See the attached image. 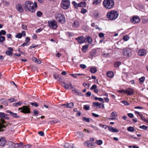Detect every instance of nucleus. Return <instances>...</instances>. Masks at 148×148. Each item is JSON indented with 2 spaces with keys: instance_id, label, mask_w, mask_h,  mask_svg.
Listing matches in <instances>:
<instances>
[{
  "instance_id": "33",
  "label": "nucleus",
  "mask_w": 148,
  "mask_h": 148,
  "mask_svg": "<svg viewBox=\"0 0 148 148\" xmlns=\"http://www.w3.org/2000/svg\"><path fill=\"white\" fill-rule=\"evenodd\" d=\"M88 47V45H86L83 46L82 48V50L84 52H86Z\"/></svg>"
},
{
  "instance_id": "55",
  "label": "nucleus",
  "mask_w": 148,
  "mask_h": 148,
  "mask_svg": "<svg viewBox=\"0 0 148 148\" xmlns=\"http://www.w3.org/2000/svg\"><path fill=\"white\" fill-rule=\"evenodd\" d=\"M121 103L124 104L125 105L128 106L129 105V103L127 101L123 100L121 101Z\"/></svg>"
},
{
  "instance_id": "12",
  "label": "nucleus",
  "mask_w": 148,
  "mask_h": 148,
  "mask_svg": "<svg viewBox=\"0 0 148 148\" xmlns=\"http://www.w3.org/2000/svg\"><path fill=\"white\" fill-rule=\"evenodd\" d=\"M70 86L72 90V91H73L74 92V93H75L76 95L81 96L82 95V93L78 92L71 84H70Z\"/></svg>"
},
{
  "instance_id": "14",
  "label": "nucleus",
  "mask_w": 148,
  "mask_h": 148,
  "mask_svg": "<svg viewBox=\"0 0 148 148\" xmlns=\"http://www.w3.org/2000/svg\"><path fill=\"white\" fill-rule=\"evenodd\" d=\"M134 91L131 88H127L125 90V94H127L128 95H132L134 94Z\"/></svg>"
},
{
  "instance_id": "45",
  "label": "nucleus",
  "mask_w": 148,
  "mask_h": 148,
  "mask_svg": "<svg viewBox=\"0 0 148 148\" xmlns=\"http://www.w3.org/2000/svg\"><path fill=\"white\" fill-rule=\"evenodd\" d=\"M84 109L85 110H88L90 109L89 106L88 105H84L83 107Z\"/></svg>"
},
{
  "instance_id": "61",
  "label": "nucleus",
  "mask_w": 148,
  "mask_h": 148,
  "mask_svg": "<svg viewBox=\"0 0 148 148\" xmlns=\"http://www.w3.org/2000/svg\"><path fill=\"white\" fill-rule=\"evenodd\" d=\"M66 34L67 35H68L69 36H73V35L72 33L71 32H67L66 33Z\"/></svg>"
},
{
  "instance_id": "8",
  "label": "nucleus",
  "mask_w": 148,
  "mask_h": 148,
  "mask_svg": "<svg viewBox=\"0 0 148 148\" xmlns=\"http://www.w3.org/2000/svg\"><path fill=\"white\" fill-rule=\"evenodd\" d=\"M48 26L51 28L56 30L58 26L57 22L55 20L51 21L48 22Z\"/></svg>"
},
{
  "instance_id": "28",
  "label": "nucleus",
  "mask_w": 148,
  "mask_h": 148,
  "mask_svg": "<svg viewBox=\"0 0 148 148\" xmlns=\"http://www.w3.org/2000/svg\"><path fill=\"white\" fill-rule=\"evenodd\" d=\"M79 26V22L77 21H75L72 24V27H78Z\"/></svg>"
},
{
  "instance_id": "32",
  "label": "nucleus",
  "mask_w": 148,
  "mask_h": 148,
  "mask_svg": "<svg viewBox=\"0 0 148 148\" xmlns=\"http://www.w3.org/2000/svg\"><path fill=\"white\" fill-rule=\"evenodd\" d=\"M107 75L109 77H113L114 76L113 72L112 71H108L107 73Z\"/></svg>"
},
{
  "instance_id": "43",
  "label": "nucleus",
  "mask_w": 148,
  "mask_h": 148,
  "mask_svg": "<svg viewBox=\"0 0 148 148\" xmlns=\"http://www.w3.org/2000/svg\"><path fill=\"white\" fill-rule=\"evenodd\" d=\"M127 130L128 131L133 132L134 131V129L132 127H129L127 128Z\"/></svg>"
},
{
  "instance_id": "35",
  "label": "nucleus",
  "mask_w": 148,
  "mask_h": 148,
  "mask_svg": "<svg viewBox=\"0 0 148 148\" xmlns=\"http://www.w3.org/2000/svg\"><path fill=\"white\" fill-rule=\"evenodd\" d=\"M86 4L84 2H82L78 4V6L79 7H85L86 6Z\"/></svg>"
},
{
  "instance_id": "50",
  "label": "nucleus",
  "mask_w": 148,
  "mask_h": 148,
  "mask_svg": "<svg viewBox=\"0 0 148 148\" xmlns=\"http://www.w3.org/2000/svg\"><path fill=\"white\" fill-rule=\"evenodd\" d=\"M5 37L4 36H0V42H2L5 40Z\"/></svg>"
},
{
  "instance_id": "51",
  "label": "nucleus",
  "mask_w": 148,
  "mask_h": 148,
  "mask_svg": "<svg viewBox=\"0 0 148 148\" xmlns=\"http://www.w3.org/2000/svg\"><path fill=\"white\" fill-rule=\"evenodd\" d=\"M129 37L127 35H126L123 36V39L125 41H127L129 39Z\"/></svg>"
},
{
  "instance_id": "38",
  "label": "nucleus",
  "mask_w": 148,
  "mask_h": 148,
  "mask_svg": "<svg viewBox=\"0 0 148 148\" xmlns=\"http://www.w3.org/2000/svg\"><path fill=\"white\" fill-rule=\"evenodd\" d=\"M90 71L91 73H94L97 72V69L95 67H92L90 68Z\"/></svg>"
},
{
  "instance_id": "25",
  "label": "nucleus",
  "mask_w": 148,
  "mask_h": 148,
  "mask_svg": "<svg viewBox=\"0 0 148 148\" xmlns=\"http://www.w3.org/2000/svg\"><path fill=\"white\" fill-rule=\"evenodd\" d=\"M53 76L54 78L55 79H57V80L59 81L60 82H62L61 80H62L60 76L58 75L57 74H54L53 75Z\"/></svg>"
},
{
  "instance_id": "46",
  "label": "nucleus",
  "mask_w": 148,
  "mask_h": 148,
  "mask_svg": "<svg viewBox=\"0 0 148 148\" xmlns=\"http://www.w3.org/2000/svg\"><path fill=\"white\" fill-rule=\"evenodd\" d=\"M139 128L140 129L146 130L147 129L148 127L147 126H146L145 125H143L140 126Z\"/></svg>"
},
{
  "instance_id": "41",
  "label": "nucleus",
  "mask_w": 148,
  "mask_h": 148,
  "mask_svg": "<svg viewBox=\"0 0 148 148\" xmlns=\"http://www.w3.org/2000/svg\"><path fill=\"white\" fill-rule=\"evenodd\" d=\"M101 1V0H94L93 4L95 5H97L99 4Z\"/></svg>"
},
{
  "instance_id": "22",
  "label": "nucleus",
  "mask_w": 148,
  "mask_h": 148,
  "mask_svg": "<svg viewBox=\"0 0 148 148\" xmlns=\"http://www.w3.org/2000/svg\"><path fill=\"white\" fill-rule=\"evenodd\" d=\"M91 90H94V92L95 93H97L99 92V89L97 88V86L96 85H93L90 88Z\"/></svg>"
},
{
  "instance_id": "53",
  "label": "nucleus",
  "mask_w": 148,
  "mask_h": 148,
  "mask_svg": "<svg viewBox=\"0 0 148 148\" xmlns=\"http://www.w3.org/2000/svg\"><path fill=\"white\" fill-rule=\"evenodd\" d=\"M91 95V93L90 91H88L85 94V96L86 97H90Z\"/></svg>"
},
{
  "instance_id": "4",
  "label": "nucleus",
  "mask_w": 148,
  "mask_h": 148,
  "mask_svg": "<svg viewBox=\"0 0 148 148\" xmlns=\"http://www.w3.org/2000/svg\"><path fill=\"white\" fill-rule=\"evenodd\" d=\"M33 6L34 4L33 3L29 1H27L24 4V7L25 9H27L31 12H34L35 10L33 8Z\"/></svg>"
},
{
  "instance_id": "15",
  "label": "nucleus",
  "mask_w": 148,
  "mask_h": 148,
  "mask_svg": "<svg viewBox=\"0 0 148 148\" xmlns=\"http://www.w3.org/2000/svg\"><path fill=\"white\" fill-rule=\"evenodd\" d=\"M75 40H77L78 42L80 44H82L84 42H85V38H84L82 36H80L78 38H75Z\"/></svg>"
},
{
  "instance_id": "9",
  "label": "nucleus",
  "mask_w": 148,
  "mask_h": 148,
  "mask_svg": "<svg viewBox=\"0 0 148 148\" xmlns=\"http://www.w3.org/2000/svg\"><path fill=\"white\" fill-rule=\"evenodd\" d=\"M18 110H21V112L25 113H30V109L27 106H23L22 107L19 108Z\"/></svg>"
},
{
  "instance_id": "56",
  "label": "nucleus",
  "mask_w": 148,
  "mask_h": 148,
  "mask_svg": "<svg viewBox=\"0 0 148 148\" xmlns=\"http://www.w3.org/2000/svg\"><path fill=\"white\" fill-rule=\"evenodd\" d=\"M139 116H140L141 119L142 120H143L144 121H145V117H144L143 116V115L142 114H141L140 115H139Z\"/></svg>"
},
{
  "instance_id": "21",
  "label": "nucleus",
  "mask_w": 148,
  "mask_h": 148,
  "mask_svg": "<svg viewBox=\"0 0 148 148\" xmlns=\"http://www.w3.org/2000/svg\"><path fill=\"white\" fill-rule=\"evenodd\" d=\"M6 112L8 113H9L14 118H19L20 116H18L16 113H14L11 112L10 110H7L6 111Z\"/></svg>"
},
{
  "instance_id": "5",
  "label": "nucleus",
  "mask_w": 148,
  "mask_h": 148,
  "mask_svg": "<svg viewBox=\"0 0 148 148\" xmlns=\"http://www.w3.org/2000/svg\"><path fill=\"white\" fill-rule=\"evenodd\" d=\"M56 19L59 23H64L65 22V19L64 15L61 13H56L55 14Z\"/></svg>"
},
{
  "instance_id": "18",
  "label": "nucleus",
  "mask_w": 148,
  "mask_h": 148,
  "mask_svg": "<svg viewBox=\"0 0 148 148\" xmlns=\"http://www.w3.org/2000/svg\"><path fill=\"white\" fill-rule=\"evenodd\" d=\"M84 145L86 147H89L93 145V144L89 140L84 141Z\"/></svg>"
},
{
  "instance_id": "26",
  "label": "nucleus",
  "mask_w": 148,
  "mask_h": 148,
  "mask_svg": "<svg viewBox=\"0 0 148 148\" xmlns=\"http://www.w3.org/2000/svg\"><path fill=\"white\" fill-rule=\"evenodd\" d=\"M61 83H62V86H63L64 88L66 89H68L69 88V87H70V84H71V83H70L67 84L65 82L63 81H62Z\"/></svg>"
},
{
  "instance_id": "58",
  "label": "nucleus",
  "mask_w": 148,
  "mask_h": 148,
  "mask_svg": "<svg viewBox=\"0 0 148 148\" xmlns=\"http://www.w3.org/2000/svg\"><path fill=\"white\" fill-rule=\"evenodd\" d=\"M42 13L40 11H38L37 13V15L38 17H40L42 15Z\"/></svg>"
},
{
  "instance_id": "64",
  "label": "nucleus",
  "mask_w": 148,
  "mask_h": 148,
  "mask_svg": "<svg viewBox=\"0 0 148 148\" xmlns=\"http://www.w3.org/2000/svg\"><path fill=\"white\" fill-rule=\"evenodd\" d=\"M90 87V84L88 83L85 84V86L84 87L86 88H88Z\"/></svg>"
},
{
  "instance_id": "59",
  "label": "nucleus",
  "mask_w": 148,
  "mask_h": 148,
  "mask_svg": "<svg viewBox=\"0 0 148 148\" xmlns=\"http://www.w3.org/2000/svg\"><path fill=\"white\" fill-rule=\"evenodd\" d=\"M34 6H33V8H34L35 11L37 7V3L36 2H34Z\"/></svg>"
},
{
  "instance_id": "16",
  "label": "nucleus",
  "mask_w": 148,
  "mask_h": 148,
  "mask_svg": "<svg viewBox=\"0 0 148 148\" xmlns=\"http://www.w3.org/2000/svg\"><path fill=\"white\" fill-rule=\"evenodd\" d=\"M7 145H8V148H16V144L11 141H8Z\"/></svg>"
},
{
  "instance_id": "47",
  "label": "nucleus",
  "mask_w": 148,
  "mask_h": 148,
  "mask_svg": "<svg viewBox=\"0 0 148 148\" xmlns=\"http://www.w3.org/2000/svg\"><path fill=\"white\" fill-rule=\"evenodd\" d=\"M30 104L33 106H34L36 107H38V104L36 102L34 103L31 102L30 103Z\"/></svg>"
},
{
  "instance_id": "36",
  "label": "nucleus",
  "mask_w": 148,
  "mask_h": 148,
  "mask_svg": "<svg viewBox=\"0 0 148 148\" xmlns=\"http://www.w3.org/2000/svg\"><path fill=\"white\" fill-rule=\"evenodd\" d=\"M97 53L95 49H92L90 52V55L91 56H94Z\"/></svg>"
},
{
  "instance_id": "1",
  "label": "nucleus",
  "mask_w": 148,
  "mask_h": 148,
  "mask_svg": "<svg viewBox=\"0 0 148 148\" xmlns=\"http://www.w3.org/2000/svg\"><path fill=\"white\" fill-rule=\"evenodd\" d=\"M7 116V114H5L3 112H0V118L1 119V121H0V132H3L4 130L3 128L6 127L7 125H8L4 120V119L7 120L9 119V117Z\"/></svg>"
},
{
  "instance_id": "42",
  "label": "nucleus",
  "mask_w": 148,
  "mask_h": 148,
  "mask_svg": "<svg viewBox=\"0 0 148 148\" xmlns=\"http://www.w3.org/2000/svg\"><path fill=\"white\" fill-rule=\"evenodd\" d=\"M82 119L83 121L85 122H89L90 121V119L89 118H86L85 117H82Z\"/></svg>"
},
{
  "instance_id": "31",
  "label": "nucleus",
  "mask_w": 148,
  "mask_h": 148,
  "mask_svg": "<svg viewBox=\"0 0 148 148\" xmlns=\"http://www.w3.org/2000/svg\"><path fill=\"white\" fill-rule=\"evenodd\" d=\"M93 16L95 18H98L99 16L98 11L97 10H95L93 12Z\"/></svg>"
},
{
  "instance_id": "10",
  "label": "nucleus",
  "mask_w": 148,
  "mask_h": 148,
  "mask_svg": "<svg viewBox=\"0 0 148 148\" xmlns=\"http://www.w3.org/2000/svg\"><path fill=\"white\" fill-rule=\"evenodd\" d=\"M7 141L5 137L0 136V146L4 147Z\"/></svg>"
},
{
  "instance_id": "17",
  "label": "nucleus",
  "mask_w": 148,
  "mask_h": 148,
  "mask_svg": "<svg viewBox=\"0 0 148 148\" xmlns=\"http://www.w3.org/2000/svg\"><path fill=\"white\" fill-rule=\"evenodd\" d=\"M85 42H87L89 44H91L92 42V40L91 37L89 36H86V38H85Z\"/></svg>"
},
{
  "instance_id": "34",
  "label": "nucleus",
  "mask_w": 148,
  "mask_h": 148,
  "mask_svg": "<svg viewBox=\"0 0 148 148\" xmlns=\"http://www.w3.org/2000/svg\"><path fill=\"white\" fill-rule=\"evenodd\" d=\"M74 104L72 102L66 104V106L65 107V108H72L73 107Z\"/></svg>"
},
{
  "instance_id": "63",
  "label": "nucleus",
  "mask_w": 148,
  "mask_h": 148,
  "mask_svg": "<svg viewBox=\"0 0 148 148\" xmlns=\"http://www.w3.org/2000/svg\"><path fill=\"white\" fill-rule=\"evenodd\" d=\"M99 36L100 38H102L104 36V34L103 33H100L99 34Z\"/></svg>"
},
{
  "instance_id": "57",
  "label": "nucleus",
  "mask_w": 148,
  "mask_h": 148,
  "mask_svg": "<svg viewBox=\"0 0 148 148\" xmlns=\"http://www.w3.org/2000/svg\"><path fill=\"white\" fill-rule=\"evenodd\" d=\"M86 12V10L83 8L82 9L81 11V13L83 14H85Z\"/></svg>"
},
{
  "instance_id": "7",
  "label": "nucleus",
  "mask_w": 148,
  "mask_h": 148,
  "mask_svg": "<svg viewBox=\"0 0 148 148\" xmlns=\"http://www.w3.org/2000/svg\"><path fill=\"white\" fill-rule=\"evenodd\" d=\"M70 5V1L69 0H62L61 3V7L64 9H67Z\"/></svg>"
},
{
  "instance_id": "19",
  "label": "nucleus",
  "mask_w": 148,
  "mask_h": 148,
  "mask_svg": "<svg viewBox=\"0 0 148 148\" xmlns=\"http://www.w3.org/2000/svg\"><path fill=\"white\" fill-rule=\"evenodd\" d=\"M13 49L11 47L8 48V50L6 51L5 53L7 55L11 56L13 54Z\"/></svg>"
},
{
  "instance_id": "27",
  "label": "nucleus",
  "mask_w": 148,
  "mask_h": 148,
  "mask_svg": "<svg viewBox=\"0 0 148 148\" xmlns=\"http://www.w3.org/2000/svg\"><path fill=\"white\" fill-rule=\"evenodd\" d=\"M73 144L72 143L69 144L68 143H65L64 146L65 148H73Z\"/></svg>"
},
{
  "instance_id": "23",
  "label": "nucleus",
  "mask_w": 148,
  "mask_h": 148,
  "mask_svg": "<svg viewBox=\"0 0 148 148\" xmlns=\"http://www.w3.org/2000/svg\"><path fill=\"white\" fill-rule=\"evenodd\" d=\"M16 8L17 10L20 12H22L23 11V9L21 5L18 4L16 5Z\"/></svg>"
},
{
  "instance_id": "54",
  "label": "nucleus",
  "mask_w": 148,
  "mask_h": 148,
  "mask_svg": "<svg viewBox=\"0 0 148 148\" xmlns=\"http://www.w3.org/2000/svg\"><path fill=\"white\" fill-rule=\"evenodd\" d=\"M16 37L19 38H21L22 37V34L20 33H18L16 36Z\"/></svg>"
},
{
  "instance_id": "24",
  "label": "nucleus",
  "mask_w": 148,
  "mask_h": 148,
  "mask_svg": "<svg viewBox=\"0 0 148 148\" xmlns=\"http://www.w3.org/2000/svg\"><path fill=\"white\" fill-rule=\"evenodd\" d=\"M108 130L112 132H118L119 131V130L117 129L116 128L114 129L112 127L108 126Z\"/></svg>"
},
{
  "instance_id": "29",
  "label": "nucleus",
  "mask_w": 148,
  "mask_h": 148,
  "mask_svg": "<svg viewBox=\"0 0 148 148\" xmlns=\"http://www.w3.org/2000/svg\"><path fill=\"white\" fill-rule=\"evenodd\" d=\"M77 136L79 138L84 137V134L82 132H77Z\"/></svg>"
},
{
  "instance_id": "62",
  "label": "nucleus",
  "mask_w": 148,
  "mask_h": 148,
  "mask_svg": "<svg viewBox=\"0 0 148 148\" xmlns=\"http://www.w3.org/2000/svg\"><path fill=\"white\" fill-rule=\"evenodd\" d=\"M22 29L25 30L27 29V25H22Z\"/></svg>"
},
{
  "instance_id": "2",
  "label": "nucleus",
  "mask_w": 148,
  "mask_h": 148,
  "mask_svg": "<svg viewBox=\"0 0 148 148\" xmlns=\"http://www.w3.org/2000/svg\"><path fill=\"white\" fill-rule=\"evenodd\" d=\"M119 16V14L116 10H112L108 12L107 14L108 18L110 20H114L117 18Z\"/></svg>"
},
{
  "instance_id": "11",
  "label": "nucleus",
  "mask_w": 148,
  "mask_h": 148,
  "mask_svg": "<svg viewBox=\"0 0 148 148\" xmlns=\"http://www.w3.org/2000/svg\"><path fill=\"white\" fill-rule=\"evenodd\" d=\"M70 86L72 90V91H73L74 92V93H75L76 95L81 96L82 95V93L78 92L71 84H70Z\"/></svg>"
},
{
  "instance_id": "3",
  "label": "nucleus",
  "mask_w": 148,
  "mask_h": 148,
  "mask_svg": "<svg viewBox=\"0 0 148 148\" xmlns=\"http://www.w3.org/2000/svg\"><path fill=\"white\" fill-rule=\"evenodd\" d=\"M103 4L105 8L110 9L114 7V2L113 0H104Z\"/></svg>"
},
{
  "instance_id": "40",
  "label": "nucleus",
  "mask_w": 148,
  "mask_h": 148,
  "mask_svg": "<svg viewBox=\"0 0 148 148\" xmlns=\"http://www.w3.org/2000/svg\"><path fill=\"white\" fill-rule=\"evenodd\" d=\"M121 64V62L119 61L115 62L114 63V65L115 67H119V66Z\"/></svg>"
},
{
  "instance_id": "60",
  "label": "nucleus",
  "mask_w": 148,
  "mask_h": 148,
  "mask_svg": "<svg viewBox=\"0 0 148 148\" xmlns=\"http://www.w3.org/2000/svg\"><path fill=\"white\" fill-rule=\"evenodd\" d=\"M80 66L81 68L83 69H84L86 67V66L85 65L83 64H81L80 65Z\"/></svg>"
},
{
  "instance_id": "39",
  "label": "nucleus",
  "mask_w": 148,
  "mask_h": 148,
  "mask_svg": "<svg viewBox=\"0 0 148 148\" xmlns=\"http://www.w3.org/2000/svg\"><path fill=\"white\" fill-rule=\"evenodd\" d=\"M145 77L144 76H143L139 79V83L141 84L145 81Z\"/></svg>"
},
{
  "instance_id": "13",
  "label": "nucleus",
  "mask_w": 148,
  "mask_h": 148,
  "mask_svg": "<svg viewBox=\"0 0 148 148\" xmlns=\"http://www.w3.org/2000/svg\"><path fill=\"white\" fill-rule=\"evenodd\" d=\"M130 21L133 23H138L140 21V19L138 17L135 16L131 19Z\"/></svg>"
},
{
  "instance_id": "44",
  "label": "nucleus",
  "mask_w": 148,
  "mask_h": 148,
  "mask_svg": "<svg viewBox=\"0 0 148 148\" xmlns=\"http://www.w3.org/2000/svg\"><path fill=\"white\" fill-rule=\"evenodd\" d=\"M95 143L98 145H101L102 144L103 141L101 140H98L96 141Z\"/></svg>"
},
{
  "instance_id": "48",
  "label": "nucleus",
  "mask_w": 148,
  "mask_h": 148,
  "mask_svg": "<svg viewBox=\"0 0 148 148\" xmlns=\"http://www.w3.org/2000/svg\"><path fill=\"white\" fill-rule=\"evenodd\" d=\"M96 100H99L101 102H103V99L101 98H98L96 97H95L94 98Z\"/></svg>"
},
{
  "instance_id": "52",
  "label": "nucleus",
  "mask_w": 148,
  "mask_h": 148,
  "mask_svg": "<svg viewBox=\"0 0 148 148\" xmlns=\"http://www.w3.org/2000/svg\"><path fill=\"white\" fill-rule=\"evenodd\" d=\"M6 34V32L4 30H1V31H0V36H1L2 35H5Z\"/></svg>"
},
{
  "instance_id": "49",
  "label": "nucleus",
  "mask_w": 148,
  "mask_h": 148,
  "mask_svg": "<svg viewBox=\"0 0 148 148\" xmlns=\"http://www.w3.org/2000/svg\"><path fill=\"white\" fill-rule=\"evenodd\" d=\"M72 4L76 8H77L79 7L78 6V4H77L75 1H73L72 2Z\"/></svg>"
},
{
  "instance_id": "20",
  "label": "nucleus",
  "mask_w": 148,
  "mask_h": 148,
  "mask_svg": "<svg viewBox=\"0 0 148 148\" xmlns=\"http://www.w3.org/2000/svg\"><path fill=\"white\" fill-rule=\"evenodd\" d=\"M138 54L140 56H143L146 54V51L144 49H140L138 51Z\"/></svg>"
},
{
  "instance_id": "37",
  "label": "nucleus",
  "mask_w": 148,
  "mask_h": 148,
  "mask_svg": "<svg viewBox=\"0 0 148 148\" xmlns=\"http://www.w3.org/2000/svg\"><path fill=\"white\" fill-rule=\"evenodd\" d=\"M93 106H96L97 107H98L99 108L101 107L100 105H102L101 103H99L97 102H95L93 103Z\"/></svg>"
},
{
  "instance_id": "30",
  "label": "nucleus",
  "mask_w": 148,
  "mask_h": 148,
  "mask_svg": "<svg viewBox=\"0 0 148 148\" xmlns=\"http://www.w3.org/2000/svg\"><path fill=\"white\" fill-rule=\"evenodd\" d=\"M1 103L3 105L7 106L8 105V103L7 100L5 99H2L0 100Z\"/></svg>"
},
{
  "instance_id": "6",
  "label": "nucleus",
  "mask_w": 148,
  "mask_h": 148,
  "mask_svg": "<svg viewBox=\"0 0 148 148\" xmlns=\"http://www.w3.org/2000/svg\"><path fill=\"white\" fill-rule=\"evenodd\" d=\"M123 54L125 57H130L132 55V51L129 48H125L123 49Z\"/></svg>"
}]
</instances>
